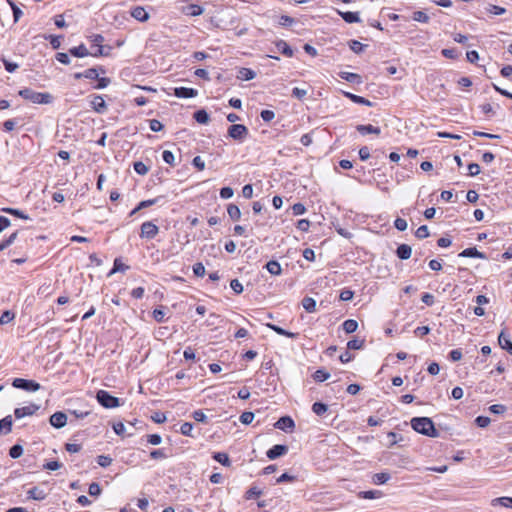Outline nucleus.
I'll return each mask as SVG.
<instances>
[{"instance_id":"1","label":"nucleus","mask_w":512,"mask_h":512,"mask_svg":"<svg viewBox=\"0 0 512 512\" xmlns=\"http://www.w3.org/2000/svg\"><path fill=\"white\" fill-rule=\"evenodd\" d=\"M410 424L417 433L432 438L439 437L438 430L435 428L433 421L428 417H414L411 419Z\"/></svg>"},{"instance_id":"2","label":"nucleus","mask_w":512,"mask_h":512,"mask_svg":"<svg viewBox=\"0 0 512 512\" xmlns=\"http://www.w3.org/2000/svg\"><path fill=\"white\" fill-rule=\"evenodd\" d=\"M19 96L34 104H50L53 101V96L50 93L36 92L30 88H24L18 92Z\"/></svg>"},{"instance_id":"3","label":"nucleus","mask_w":512,"mask_h":512,"mask_svg":"<svg viewBox=\"0 0 512 512\" xmlns=\"http://www.w3.org/2000/svg\"><path fill=\"white\" fill-rule=\"evenodd\" d=\"M96 399L98 403L104 408L111 409L120 406L119 398L112 396L109 392L105 390H99L96 393Z\"/></svg>"},{"instance_id":"4","label":"nucleus","mask_w":512,"mask_h":512,"mask_svg":"<svg viewBox=\"0 0 512 512\" xmlns=\"http://www.w3.org/2000/svg\"><path fill=\"white\" fill-rule=\"evenodd\" d=\"M248 134V128L242 124H233L228 128V136L239 142H243Z\"/></svg>"},{"instance_id":"5","label":"nucleus","mask_w":512,"mask_h":512,"mask_svg":"<svg viewBox=\"0 0 512 512\" xmlns=\"http://www.w3.org/2000/svg\"><path fill=\"white\" fill-rule=\"evenodd\" d=\"M13 387L23 389L25 391L35 392L40 389V384L34 380H27L23 378H15L12 382Z\"/></svg>"},{"instance_id":"6","label":"nucleus","mask_w":512,"mask_h":512,"mask_svg":"<svg viewBox=\"0 0 512 512\" xmlns=\"http://www.w3.org/2000/svg\"><path fill=\"white\" fill-rule=\"evenodd\" d=\"M159 232V228L151 221H146L141 225L140 237L146 239H153Z\"/></svg>"},{"instance_id":"7","label":"nucleus","mask_w":512,"mask_h":512,"mask_svg":"<svg viewBox=\"0 0 512 512\" xmlns=\"http://www.w3.org/2000/svg\"><path fill=\"white\" fill-rule=\"evenodd\" d=\"M39 408V405L31 403L27 406L16 408L14 410V415L17 419H21L25 416H32L39 410Z\"/></svg>"},{"instance_id":"8","label":"nucleus","mask_w":512,"mask_h":512,"mask_svg":"<svg viewBox=\"0 0 512 512\" xmlns=\"http://www.w3.org/2000/svg\"><path fill=\"white\" fill-rule=\"evenodd\" d=\"M49 422L54 428H63L67 423V415L64 412L57 411L50 416Z\"/></svg>"},{"instance_id":"9","label":"nucleus","mask_w":512,"mask_h":512,"mask_svg":"<svg viewBox=\"0 0 512 512\" xmlns=\"http://www.w3.org/2000/svg\"><path fill=\"white\" fill-rule=\"evenodd\" d=\"M179 11L184 15L200 16L203 14L204 9L197 4H186L179 7Z\"/></svg>"},{"instance_id":"10","label":"nucleus","mask_w":512,"mask_h":512,"mask_svg":"<svg viewBox=\"0 0 512 512\" xmlns=\"http://www.w3.org/2000/svg\"><path fill=\"white\" fill-rule=\"evenodd\" d=\"M288 452V446L277 444L270 448L266 455L270 460H274L278 457L285 455Z\"/></svg>"},{"instance_id":"11","label":"nucleus","mask_w":512,"mask_h":512,"mask_svg":"<svg viewBox=\"0 0 512 512\" xmlns=\"http://www.w3.org/2000/svg\"><path fill=\"white\" fill-rule=\"evenodd\" d=\"M277 429L287 431L295 427L294 420L290 416H283L278 419L274 425Z\"/></svg>"},{"instance_id":"12","label":"nucleus","mask_w":512,"mask_h":512,"mask_svg":"<svg viewBox=\"0 0 512 512\" xmlns=\"http://www.w3.org/2000/svg\"><path fill=\"white\" fill-rule=\"evenodd\" d=\"M174 95L178 98H193L198 95V91L193 88L176 87L174 88Z\"/></svg>"},{"instance_id":"13","label":"nucleus","mask_w":512,"mask_h":512,"mask_svg":"<svg viewBox=\"0 0 512 512\" xmlns=\"http://www.w3.org/2000/svg\"><path fill=\"white\" fill-rule=\"evenodd\" d=\"M91 106L97 113H104L107 109L105 100L100 95H94L91 101Z\"/></svg>"},{"instance_id":"14","label":"nucleus","mask_w":512,"mask_h":512,"mask_svg":"<svg viewBox=\"0 0 512 512\" xmlns=\"http://www.w3.org/2000/svg\"><path fill=\"white\" fill-rule=\"evenodd\" d=\"M27 495L29 499H33L36 501L44 500L47 497V493L37 486L30 488L27 491Z\"/></svg>"},{"instance_id":"15","label":"nucleus","mask_w":512,"mask_h":512,"mask_svg":"<svg viewBox=\"0 0 512 512\" xmlns=\"http://www.w3.org/2000/svg\"><path fill=\"white\" fill-rule=\"evenodd\" d=\"M498 343L502 349L512 355V341L506 336L504 330H502L498 336Z\"/></svg>"},{"instance_id":"16","label":"nucleus","mask_w":512,"mask_h":512,"mask_svg":"<svg viewBox=\"0 0 512 512\" xmlns=\"http://www.w3.org/2000/svg\"><path fill=\"white\" fill-rule=\"evenodd\" d=\"M412 248L408 244H400L396 249V255L401 260H407L411 257Z\"/></svg>"},{"instance_id":"17","label":"nucleus","mask_w":512,"mask_h":512,"mask_svg":"<svg viewBox=\"0 0 512 512\" xmlns=\"http://www.w3.org/2000/svg\"><path fill=\"white\" fill-rule=\"evenodd\" d=\"M131 16L133 18H135L136 20L141 21V22H145V21H147L149 19V14L141 6L134 7L131 10Z\"/></svg>"},{"instance_id":"18","label":"nucleus","mask_w":512,"mask_h":512,"mask_svg":"<svg viewBox=\"0 0 512 512\" xmlns=\"http://www.w3.org/2000/svg\"><path fill=\"white\" fill-rule=\"evenodd\" d=\"M356 130L361 134V135H366V134H376V135H379L381 133V130L379 127H375L371 124H368V125H363V124H360V125H357L356 126Z\"/></svg>"},{"instance_id":"19","label":"nucleus","mask_w":512,"mask_h":512,"mask_svg":"<svg viewBox=\"0 0 512 512\" xmlns=\"http://www.w3.org/2000/svg\"><path fill=\"white\" fill-rule=\"evenodd\" d=\"M266 326H267L269 329H271V330H273L274 332H276L278 335L286 336V337H288V338L295 339V338H297V337H298V335H299L298 333H294V332L287 331V330H285V329H283V328H281V327H279V326H277V325H275V324L268 323V324H266Z\"/></svg>"},{"instance_id":"20","label":"nucleus","mask_w":512,"mask_h":512,"mask_svg":"<svg viewBox=\"0 0 512 512\" xmlns=\"http://www.w3.org/2000/svg\"><path fill=\"white\" fill-rule=\"evenodd\" d=\"M459 257H472V258L486 259V255L484 253L478 251L475 247L464 249L459 254Z\"/></svg>"},{"instance_id":"21","label":"nucleus","mask_w":512,"mask_h":512,"mask_svg":"<svg viewBox=\"0 0 512 512\" xmlns=\"http://www.w3.org/2000/svg\"><path fill=\"white\" fill-rule=\"evenodd\" d=\"M344 96L350 99L352 102L356 104H361L365 106H372V102L362 96H358L356 94L350 93V92H343Z\"/></svg>"},{"instance_id":"22","label":"nucleus","mask_w":512,"mask_h":512,"mask_svg":"<svg viewBox=\"0 0 512 512\" xmlns=\"http://www.w3.org/2000/svg\"><path fill=\"white\" fill-rule=\"evenodd\" d=\"M12 416L8 415L0 420V433L9 434L12 430Z\"/></svg>"},{"instance_id":"23","label":"nucleus","mask_w":512,"mask_h":512,"mask_svg":"<svg viewBox=\"0 0 512 512\" xmlns=\"http://www.w3.org/2000/svg\"><path fill=\"white\" fill-rule=\"evenodd\" d=\"M339 76L350 83H362V77L356 73L342 71L339 73Z\"/></svg>"},{"instance_id":"24","label":"nucleus","mask_w":512,"mask_h":512,"mask_svg":"<svg viewBox=\"0 0 512 512\" xmlns=\"http://www.w3.org/2000/svg\"><path fill=\"white\" fill-rule=\"evenodd\" d=\"M276 47H277L278 51H280L286 57H292L293 56V50L287 44L286 41H284V40L277 41L276 42Z\"/></svg>"},{"instance_id":"25","label":"nucleus","mask_w":512,"mask_h":512,"mask_svg":"<svg viewBox=\"0 0 512 512\" xmlns=\"http://www.w3.org/2000/svg\"><path fill=\"white\" fill-rule=\"evenodd\" d=\"M390 478H391V476L388 472H380V473H376L373 475L372 482L375 485H381V484H385L386 482H388L390 480Z\"/></svg>"},{"instance_id":"26","label":"nucleus","mask_w":512,"mask_h":512,"mask_svg":"<svg viewBox=\"0 0 512 512\" xmlns=\"http://www.w3.org/2000/svg\"><path fill=\"white\" fill-rule=\"evenodd\" d=\"M69 53L75 57H86V56L90 55L88 49L86 48V46L84 44H81L77 47L71 48L69 50Z\"/></svg>"},{"instance_id":"27","label":"nucleus","mask_w":512,"mask_h":512,"mask_svg":"<svg viewBox=\"0 0 512 512\" xmlns=\"http://www.w3.org/2000/svg\"><path fill=\"white\" fill-rule=\"evenodd\" d=\"M103 41H104V37L102 35H100V34H95V35L92 36L93 44L98 47L97 52L92 54L93 56L104 55L103 46H102Z\"/></svg>"},{"instance_id":"28","label":"nucleus","mask_w":512,"mask_h":512,"mask_svg":"<svg viewBox=\"0 0 512 512\" xmlns=\"http://www.w3.org/2000/svg\"><path fill=\"white\" fill-rule=\"evenodd\" d=\"M302 306L309 313H313L316 311V301L312 297H304L302 299Z\"/></svg>"},{"instance_id":"29","label":"nucleus","mask_w":512,"mask_h":512,"mask_svg":"<svg viewBox=\"0 0 512 512\" xmlns=\"http://www.w3.org/2000/svg\"><path fill=\"white\" fill-rule=\"evenodd\" d=\"M343 20L347 23H356L360 22V18L357 12H338Z\"/></svg>"},{"instance_id":"30","label":"nucleus","mask_w":512,"mask_h":512,"mask_svg":"<svg viewBox=\"0 0 512 512\" xmlns=\"http://www.w3.org/2000/svg\"><path fill=\"white\" fill-rule=\"evenodd\" d=\"M256 77V73L255 71H253L252 69L250 68H241L239 70V75H238V78L239 79H242V80H245V81H249V80H252Z\"/></svg>"},{"instance_id":"31","label":"nucleus","mask_w":512,"mask_h":512,"mask_svg":"<svg viewBox=\"0 0 512 512\" xmlns=\"http://www.w3.org/2000/svg\"><path fill=\"white\" fill-rule=\"evenodd\" d=\"M382 496V492L380 490H369V491H361L358 494L359 498L362 499H376Z\"/></svg>"},{"instance_id":"32","label":"nucleus","mask_w":512,"mask_h":512,"mask_svg":"<svg viewBox=\"0 0 512 512\" xmlns=\"http://www.w3.org/2000/svg\"><path fill=\"white\" fill-rule=\"evenodd\" d=\"M265 267L272 275H280L282 272L280 264L275 260L269 261Z\"/></svg>"},{"instance_id":"33","label":"nucleus","mask_w":512,"mask_h":512,"mask_svg":"<svg viewBox=\"0 0 512 512\" xmlns=\"http://www.w3.org/2000/svg\"><path fill=\"white\" fill-rule=\"evenodd\" d=\"M342 326H343V330L346 333L350 334L357 330L358 322L354 319H348L343 322Z\"/></svg>"},{"instance_id":"34","label":"nucleus","mask_w":512,"mask_h":512,"mask_svg":"<svg viewBox=\"0 0 512 512\" xmlns=\"http://www.w3.org/2000/svg\"><path fill=\"white\" fill-rule=\"evenodd\" d=\"M227 213H228L229 217L234 221L239 220L241 217V211H240L239 207L235 204L228 205Z\"/></svg>"},{"instance_id":"35","label":"nucleus","mask_w":512,"mask_h":512,"mask_svg":"<svg viewBox=\"0 0 512 512\" xmlns=\"http://www.w3.org/2000/svg\"><path fill=\"white\" fill-rule=\"evenodd\" d=\"M213 459L216 460L217 462L221 463L224 466L228 467V466L231 465V461H230L229 456H228L227 453L216 452L213 455Z\"/></svg>"},{"instance_id":"36","label":"nucleus","mask_w":512,"mask_h":512,"mask_svg":"<svg viewBox=\"0 0 512 512\" xmlns=\"http://www.w3.org/2000/svg\"><path fill=\"white\" fill-rule=\"evenodd\" d=\"M194 119L200 124H207L210 118L208 113L204 109H201L194 113Z\"/></svg>"},{"instance_id":"37","label":"nucleus","mask_w":512,"mask_h":512,"mask_svg":"<svg viewBox=\"0 0 512 512\" xmlns=\"http://www.w3.org/2000/svg\"><path fill=\"white\" fill-rule=\"evenodd\" d=\"M328 410V405L325 404V403H322V402H315L313 405H312V411L317 415V416H322L324 415Z\"/></svg>"},{"instance_id":"38","label":"nucleus","mask_w":512,"mask_h":512,"mask_svg":"<svg viewBox=\"0 0 512 512\" xmlns=\"http://www.w3.org/2000/svg\"><path fill=\"white\" fill-rule=\"evenodd\" d=\"M312 376L316 382H323L330 378V373L324 369H318Z\"/></svg>"},{"instance_id":"39","label":"nucleus","mask_w":512,"mask_h":512,"mask_svg":"<svg viewBox=\"0 0 512 512\" xmlns=\"http://www.w3.org/2000/svg\"><path fill=\"white\" fill-rule=\"evenodd\" d=\"M412 19L420 23H428L430 20L429 15L424 11H415L412 14Z\"/></svg>"},{"instance_id":"40","label":"nucleus","mask_w":512,"mask_h":512,"mask_svg":"<svg viewBox=\"0 0 512 512\" xmlns=\"http://www.w3.org/2000/svg\"><path fill=\"white\" fill-rule=\"evenodd\" d=\"M349 47L350 49L355 52L356 54H360L364 51V49L367 47V45L362 44L361 42L357 40H350L349 41Z\"/></svg>"},{"instance_id":"41","label":"nucleus","mask_w":512,"mask_h":512,"mask_svg":"<svg viewBox=\"0 0 512 512\" xmlns=\"http://www.w3.org/2000/svg\"><path fill=\"white\" fill-rule=\"evenodd\" d=\"M364 346V340L354 338L347 343V349L359 350Z\"/></svg>"},{"instance_id":"42","label":"nucleus","mask_w":512,"mask_h":512,"mask_svg":"<svg viewBox=\"0 0 512 512\" xmlns=\"http://www.w3.org/2000/svg\"><path fill=\"white\" fill-rule=\"evenodd\" d=\"M23 454V447L20 444L13 445L9 450V455L13 459L19 458Z\"/></svg>"},{"instance_id":"43","label":"nucleus","mask_w":512,"mask_h":512,"mask_svg":"<svg viewBox=\"0 0 512 512\" xmlns=\"http://www.w3.org/2000/svg\"><path fill=\"white\" fill-rule=\"evenodd\" d=\"M8 4L12 9L14 22H18L20 17L23 15V12L12 0H8Z\"/></svg>"},{"instance_id":"44","label":"nucleus","mask_w":512,"mask_h":512,"mask_svg":"<svg viewBox=\"0 0 512 512\" xmlns=\"http://www.w3.org/2000/svg\"><path fill=\"white\" fill-rule=\"evenodd\" d=\"M262 494V490H260L258 487L256 486H252L251 488H249L246 493H245V498L247 500L249 499H252V498H257L259 497L260 495Z\"/></svg>"},{"instance_id":"45","label":"nucleus","mask_w":512,"mask_h":512,"mask_svg":"<svg viewBox=\"0 0 512 512\" xmlns=\"http://www.w3.org/2000/svg\"><path fill=\"white\" fill-rule=\"evenodd\" d=\"M486 11L493 15H502L506 12V9L497 5L489 4L486 7Z\"/></svg>"},{"instance_id":"46","label":"nucleus","mask_w":512,"mask_h":512,"mask_svg":"<svg viewBox=\"0 0 512 512\" xmlns=\"http://www.w3.org/2000/svg\"><path fill=\"white\" fill-rule=\"evenodd\" d=\"M129 267L122 263L120 259H115L113 264V269L111 270V274L115 272H125Z\"/></svg>"},{"instance_id":"47","label":"nucleus","mask_w":512,"mask_h":512,"mask_svg":"<svg viewBox=\"0 0 512 512\" xmlns=\"http://www.w3.org/2000/svg\"><path fill=\"white\" fill-rule=\"evenodd\" d=\"M133 167L135 172L138 173L139 175H145L148 173L149 170L148 167L141 161L135 162Z\"/></svg>"},{"instance_id":"48","label":"nucleus","mask_w":512,"mask_h":512,"mask_svg":"<svg viewBox=\"0 0 512 512\" xmlns=\"http://www.w3.org/2000/svg\"><path fill=\"white\" fill-rule=\"evenodd\" d=\"M101 492H102V489H101L100 485L97 482H92L89 485L88 493L91 496L97 497V496H99L101 494Z\"/></svg>"},{"instance_id":"49","label":"nucleus","mask_w":512,"mask_h":512,"mask_svg":"<svg viewBox=\"0 0 512 512\" xmlns=\"http://www.w3.org/2000/svg\"><path fill=\"white\" fill-rule=\"evenodd\" d=\"M162 158L165 163L172 165V166L175 165V156L171 151H169V150L163 151Z\"/></svg>"},{"instance_id":"50","label":"nucleus","mask_w":512,"mask_h":512,"mask_svg":"<svg viewBox=\"0 0 512 512\" xmlns=\"http://www.w3.org/2000/svg\"><path fill=\"white\" fill-rule=\"evenodd\" d=\"M97 463L99 466L101 467H108L111 465L112 463V458L110 456H107V455H99L97 457Z\"/></svg>"},{"instance_id":"51","label":"nucleus","mask_w":512,"mask_h":512,"mask_svg":"<svg viewBox=\"0 0 512 512\" xmlns=\"http://www.w3.org/2000/svg\"><path fill=\"white\" fill-rule=\"evenodd\" d=\"M16 237H17V232H14L7 239L3 240L0 243V251L9 247L15 241Z\"/></svg>"},{"instance_id":"52","label":"nucleus","mask_w":512,"mask_h":512,"mask_svg":"<svg viewBox=\"0 0 512 512\" xmlns=\"http://www.w3.org/2000/svg\"><path fill=\"white\" fill-rule=\"evenodd\" d=\"M415 236L418 238V239H424V238H427L429 236V230H428V227L426 225H422L420 226L416 232H415Z\"/></svg>"},{"instance_id":"53","label":"nucleus","mask_w":512,"mask_h":512,"mask_svg":"<svg viewBox=\"0 0 512 512\" xmlns=\"http://www.w3.org/2000/svg\"><path fill=\"white\" fill-rule=\"evenodd\" d=\"M193 424L185 422L180 427V432L185 436H192Z\"/></svg>"},{"instance_id":"54","label":"nucleus","mask_w":512,"mask_h":512,"mask_svg":"<svg viewBox=\"0 0 512 512\" xmlns=\"http://www.w3.org/2000/svg\"><path fill=\"white\" fill-rule=\"evenodd\" d=\"M491 420L487 416H478L475 419V423L478 427L485 428L490 424Z\"/></svg>"},{"instance_id":"55","label":"nucleus","mask_w":512,"mask_h":512,"mask_svg":"<svg viewBox=\"0 0 512 512\" xmlns=\"http://www.w3.org/2000/svg\"><path fill=\"white\" fill-rule=\"evenodd\" d=\"M84 78L95 80L98 79V71L96 68H89L83 72Z\"/></svg>"},{"instance_id":"56","label":"nucleus","mask_w":512,"mask_h":512,"mask_svg":"<svg viewBox=\"0 0 512 512\" xmlns=\"http://www.w3.org/2000/svg\"><path fill=\"white\" fill-rule=\"evenodd\" d=\"M254 419V414L252 412H243L240 416V421L242 424L248 425Z\"/></svg>"},{"instance_id":"57","label":"nucleus","mask_w":512,"mask_h":512,"mask_svg":"<svg viewBox=\"0 0 512 512\" xmlns=\"http://www.w3.org/2000/svg\"><path fill=\"white\" fill-rule=\"evenodd\" d=\"M260 116L263 121L270 122L275 118V112L272 110H262Z\"/></svg>"},{"instance_id":"58","label":"nucleus","mask_w":512,"mask_h":512,"mask_svg":"<svg viewBox=\"0 0 512 512\" xmlns=\"http://www.w3.org/2000/svg\"><path fill=\"white\" fill-rule=\"evenodd\" d=\"M294 22H295V20L292 17L287 16V15H282L278 19V24L281 26H291Z\"/></svg>"},{"instance_id":"59","label":"nucleus","mask_w":512,"mask_h":512,"mask_svg":"<svg viewBox=\"0 0 512 512\" xmlns=\"http://www.w3.org/2000/svg\"><path fill=\"white\" fill-rule=\"evenodd\" d=\"M112 427H113L114 432L117 435H119V436H124L125 435L126 428H125V425L122 422L113 423Z\"/></svg>"},{"instance_id":"60","label":"nucleus","mask_w":512,"mask_h":512,"mask_svg":"<svg viewBox=\"0 0 512 512\" xmlns=\"http://www.w3.org/2000/svg\"><path fill=\"white\" fill-rule=\"evenodd\" d=\"M193 272L198 277H203L205 275V267L202 263L198 262L193 265Z\"/></svg>"},{"instance_id":"61","label":"nucleus","mask_w":512,"mask_h":512,"mask_svg":"<svg viewBox=\"0 0 512 512\" xmlns=\"http://www.w3.org/2000/svg\"><path fill=\"white\" fill-rule=\"evenodd\" d=\"M230 287L236 294H240L243 292V285L239 282L238 279L231 280Z\"/></svg>"},{"instance_id":"62","label":"nucleus","mask_w":512,"mask_h":512,"mask_svg":"<svg viewBox=\"0 0 512 512\" xmlns=\"http://www.w3.org/2000/svg\"><path fill=\"white\" fill-rule=\"evenodd\" d=\"M149 126L153 132H159L163 129V124L157 119L150 120Z\"/></svg>"},{"instance_id":"63","label":"nucleus","mask_w":512,"mask_h":512,"mask_svg":"<svg viewBox=\"0 0 512 512\" xmlns=\"http://www.w3.org/2000/svg\"><path fill=\"white\" fill-rule=\"evenodd\" d=\"M394 226L399 231H405L407 229V221L403 218H396L394 221Z\"/></svg>"},{"instance_id":"64","label":"nucleus","mask_w":512,"mask_h":512,"mask_svg":"<svg viewBox=\"0 0 512 512\" xmlns=\"http://www.w3.org/2000/svg\"><path fill=\"white\" fill-rule=\"evenodd\" d=\"M150 457L152 459L158 460V459H165L167 455L165 454L163 449H155L150 452Z\"/></svg>"}]
</instances>
